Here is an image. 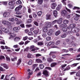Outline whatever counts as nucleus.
Masks as SVG:
<instances>
[{
  "label": "nucleus",
  "instance_id": "f257e3e1",
  "mask_svg": "<svg viewBox=\"0 0 80 80\" xmlns=\"http://www.w3.org/2000/svg\"><path fill=\"white\" fill-rule=\"evenodd\" d=\"M43 75H44L47 77H49V72L47 70H44L43 71L42 73Z\"/></svg>",
  "mask_w": 80,
  "mask_h": 80
},
{
  "label": "nucleus",
  "instance_id": "f03ea898",
  "mask_svg": "<svg viewBox=\"0 0 80 80\" xmlns=\"http://www.w3.org/2000/svg\"><path fill=\"white\" fill-rule=\"evenodd\" d=\"M22 8V5H20L18 7H17L15 8V12H17L18 11H19V10H21Z\"/></svg>",
  "mask_w": 80,
  "mask_h": 80
},
{
  "label": "nucleus",
  "instance_id": "7ed1b4c3",
  "mask_svg": "<svg viewBox=\"0 0 80 80\" xmlns=\"http://www.w3.org/2000/svg\"><path fill=\"white\" fill-rule=\"evenodd\" d=\"M53 30L50 29L48 32V35H49V36H50V35H52V34H53Z\"/></svg>",
  "mask_w": 80,
  "mask_h": 80
},
{
  "label": "nucleus",
  "instance_id": "20e7f679",
  "mask_svg": "<svg viewBox=\"0 0 80 80\" xmlns=\"http://www.w3.org/2000/svg\"><path fill=\"white\" fill-rule=\"evenodd\" d=\"M46 20H51L52 19V16L50 14H48L46 15Z\"/></svg>",
  "mask_w": 80,
  "mask_h": 80
},
{
  "label": "nucleus",
  "instance_id": "39448f33",
  "mask_svg": "<svg viewBox=\"0 0 80 80\" xmlns=\"http://www.w3.org/2000/svg\"><path fill=\"white\" fill-rule=\"evenodd\" d=\"M2 30L5 32V33H8L9 32V30L6 28H1Z\"/></svg>",
  "mask_w": 80,
  "mask_h": 80
},
{
  "label": "nucleus",
  "instance_id": "423d86ee",
  "mask_svg": "<svg viewBox=\"0 0 80 80\" xmlns=\"http://www.w3.org/2000/svg\"><path fill=\"white\" fill-rule=\"evenodd\" d=\"M1 65L2 66V67H3L4 68H6V69H8V66L5 63H2Z\"/></svg>",
  "mask_w": 80,
  "mask_h": 80
},
{
  "label": "nucleus",
  "instance_id": "0eeeda50",
  "mask_svg": "<svg viewBox=\"0 0 80 80\" xmlns=\"http://www.w3.org/2000/svg\"><path fill=\"white\" fill-rule=\"evenodd\" d=\"M47 60L48 63H51L52 62H53V59H52L51 58H47Z\"/></svg>",
  "mask_w": 80,
  "mask_h": 80
},
{
  "label": "nucleus",
  "instance_id": "6e6552de",
  "mask_svg": "<svg viewBox=\"0 0 80 80\" xmlns=\"http://www.w3.org/2000/svg\"><path fill=\"white\" fill-rule=\"evenodd\" d=\"M68 13L67 11L65 10L62 11L61 12V14H63V15H67Z\"/></svg>",
  "mask_w": 80,
  "mask_h": 80
},
{
  "label": "nucleus",
  "instance_id": "1a4fd4ad",
  "mask_svg": "<svg viewBox=\"0 0 80 80\" xmlns=\"http://www.w3.org/2000/svg\"><path fill=\"white\" fill-rule=\"evenodd\" d=\"M62 5L61 4H59L58 5V6L56 8L57 10L58 11H59V10L61 9V8H62Z\"/></svg>",
  "mask_w": 80,
  "mask_h": 80
},
{
  "label": "nucleus",
  "instance_id": "9d476101",
  "mask_svg": "<svg viewBox=\"0 0 80 80\" xmlns=\"http://www.w3.org/2000/svg\"><path fill=\"white\" fill-rule=\"evenodd\" d=\"M10 15V13L8 12H6L4 13L3 14V17H8Z\"/></svg>",
  "mask_w": 80,
  "mask_h": 80
},
{
  "label": "nucleus",
  "instance_id": "9b49d317",
  "mask_svg": "<svg viewBox=\"0 0 80 80\" xmlns=\"http://www.w3.org/2000/svg\"><path fill=\"white\" fill-rule=\"evenodd\" d=\"M15 3L14 1H13V0H12L10 2H9L8 3V5H14Z\"/></svg>",
  "mask_w": 80,
  "mask_h": 80
},
{
  "label": "nucleus",
  "instance_id": "f8f14e48",
  "mask_svg": "<svg viewBox=\"0 0 80 80\" xmlns=\"http://www.w3.org/2000/svg\"><path fill=\"white\" fill-rule=\"evenodd\" d=\"M42 30L45 33L47 32L48 31V28L47 27H44L42 29Z\"/></svg>",
  "mask_w": 80,
  "mask_h": 80
},
{
  "label": "nucleus",
  "instance_id": "ddd939ff",
  "mask_svg": "<svg viewBox=\"0 0 80 80\" xmlns=\"http://www.w3.org/2000/svg\"><path fill=\"white\" fill-rule=\"evenodd\" d=\"M46 25L48 27H50V26L52 25V23L51 22H46Z\"/></svg>",
  "mask_w": 80,
  "mask_h": 80
},
{
  "label": "nucleus",
  "instance_id": "4468645a",
  "mask_svg": "<svg viewBox=\"0 0 80 80\" xmlns=\"http://www.w3.org/2000/svg\"><path fill=\"white\" fill-rule=\"evenodd\" d=\"M62 20H63V19L61 18L58 20H57V22L59 24H61L62 23Z\"/></svg>",
  "mask_w": 80,
  "mask_h": 80
},
{
  "label": "nucleus",
  "instance_id": "2eb2a0df",
  "mask_svg": "<svg viewBox=\"0 0 80 80\" xmlns=\"http://www.w3.org/2000/svg\"><path fill=\"white\" fill-rule=\"evenodd\" d=\"M57 65V62H52L50 66L51 67H55Z\"/></svg>",
  "mask_w": 80,
  "mask_h": 80
},
{
  "label": "nucleus",
  "instance_id": "dca6fc26",
  "mask_svg": "<svg viewBox=\"0 0 80 80\" xmlns=\"http://www.w3.org/2000/svg\"><path fill=\"white\" fill-rule=\"evenodd\" d=\"M51 45L52 46V48H57V46H56L54 45L55 44V42L53 41H51Z\"/></svg>",
  "mask_w": 80,
  "mask_h": 80
},
{
  "label": "nucleus",
  "instance_id": "f3484780",
  "mask_svg": "<svg viewBox=\"0 0 80 80\" xmlns=\"http://www.w3.org/2000/svg\"><path fill=\"white\" fill-rule=\"evenodd\" d=\"M53 14L55 17H57V15H58L57 11L56 10L54 11Z\"/></svg>",
  "mask_w": 80,
  "mask_h": 80
},
{
  "label": "nucleus",
  "instance_id": "a211bd4d",
  "mask_svg": "<svg viewBox=\"0 0 80 80\" xmlns=\"http://www.w3.org/2000/svg\"><path fill=\"white\" fill-rule=\"evenodd\" d=\"M10 37L9 38V39H10L11 38H13L15 37V34L14 33H11L10 34Z\"/></svg>",
  "mask_w": 80,
  "mask_h": 80
},
{
  "label": "nucleus",
  "instance_id": "6ab92c4d",
  "mask_svg": "<svg viewBox=\"0 0 80 80\" xmlns=\"http://www.w3.org/2000/svg\"><path fill=\"white\" fill-rule=\"evenodd\" d=\"M20 40V38L19 37H16L14 39V42H18L19 40Z\"/></svg>",
  "mask_w": 80,
  "mask_h": 80
},
{
  "label": "nucleus",
  "instance_id": "aec40b11",
  "mask_svg": "<svg viewBox=\"0 0 80 80\" xmlns=\"http://www.w3.org/2000/svg\"><path fill=\"white\" fill-rule=\"evenodd\" d=\"M52 9H55V7L57 6V4L55 3H53L52 4Z\"/></svg>",
  "mask_w": 80,
  "mask_h": 80
},
{
  "label": "nucleus",
  "instance_id": "412c9836",
  "mask_svg": "<svg viewBox=\"0 0 80 80\" xmlns=\"http://www.w3.org/2000/svg\"><path fill=\"white\" fill-rule=\"evenodd\" d=\"M13 30L14 31H17L20 30V28L19 27H14L13 28Z\"/></svg>",
  "mask_w": 80,
  "mask_h": 80
},
{
  "label": "nucleus",
  "instance_id": "4be33fe9",
  "mask_svg": "<svg viewBox=\"0 0 80 80\" xmlns=\"http://www.w3.org/2000/svg\"><path fill=\"white\" fill-rule=\"evenodd\" d=\"M6 25H7L8 27H11V23L9 22V21H7L6 23Z\"/></svg>",
  "mask_w": 80,
  "mask_h": 80
},
{
  "label": "nucleus",
  "instance_id": "5701e85b",
  "mask_svg": "<svg viewBox=\"0 0 80 80\" xmlns=\"http://www.w3.org/2000/svg\"><path fill=\"white\" fill-rule=\"evenodd\" d=\"M0 43H1V44H3V45L5 44L4 40L2 39H0Z\"/></svg>",
  "mask_w": 80,
  "mask_h": 80
},
{
  "label": "nucleus",
  "instance_id": "b1692460",
  "mask_svg": "<svg viewBox=\"0 0 80 80\" xmlns=\"http://www.w3.org/2000/svg\"><path fill=\"white\" fill-rule=\"evenodd\" d=\"M21 63H22V60H21V59H19L18 61L17 65H18V66H19V65H20V64Z\"/></svg>",
  "mask_w": 80,
  "mask_h": 80
},
{
  "label": "nucleus",
  "instance_id": "393cba45",
  "mask_svg": "<svg viewBox=\"0 0 80 80\" xmlns=\"http://www.w3.org/2000/svg\"><path fill=\"white\" fill-rule=\"evenodd\" d=\"M43 45V41H40L38 43V45H40L41 46V45Z\"/></svg>",
  "mask_w": 80,
  "mask_h": 80
},
{
  "label": "nucleus",
  "instance_id": "a878e982",
  "mask_svg": "<svg viewBox=\"0 0 80 80\" xmlns=\"http://www.w3.org/2000/svg\"><path fill=\"white\" fill-rule=\"evenodd\" d=\"M36 62H37V63H42L43 62H42V61L41 60V59H37L36 60Z\"/></svg>",
  "mask_w": 80,
  "mask_h": 80
},
{
  "label": "nucleus",
  "instance_id": "bb28decb",
  "mask_svg": "<svg viewBox=\"0 0 80 80\" xmlns=\"http://www.w3.org/2000/svg\"><path fill=\"white\" fill-rule=\"evenodd\" d=\"M61 33V32L60 31V30H59L56 32L55 33V35H56V36H58V35Z\"/></svg>",
  "mask_w": 80,
  "mask_h": 80
},
{
  "label": "nucleus",
  "instance_id": "cd10ccee",
  "mask_svg": "<svg viewBox=\"0 0 80 80\" xmlns=\"http://www.w3.org/2000/svg\"><path fill=\"white\" fill-rule=\"evenodd\" d=\"M56 53V52H54V51H51L50 52V53L49 54V55H54V54H55Z\"/></svg>",
  "mask_w": 80,
  "mask_h": 80
},
{
  "label": "nucleus",
  "instance_id": "c85d7f7f",
  "mask_svg": "<svg viewBox=\"0 0 80 80\" xmlns=\"http://www.w3.org/2000/svg\"><path fill=\"white\" fill-rule=\"evenodd\" d=\"M70 69V65H68L66 67V68L65 69L64 71H66V70H69Z\"/></svg>",
  "mask_w": 80,
  "mask_h": 80
},
{
  "label": "nucleus",
  "instance_id": "c756f323",
  "mask_svg": "<svg viewBox=\"0 0 80 80\" xmlns=\"http://www.w3.org/2000/svg\"><path fill=\"white\" fill-rule=\"evenodd\" d=\"M43 3V0H38V3L39 5H42Z\"/></svg>",
  "mask_w": 80,
  "mask_h": 80
},
{
  "label": "nucleus",
  "instance_id": "7c9ffc66",
  "mask_svg": "<svg viewBox=\"0 0 80 80\" xmlns=\"http://www.w3.org/2000/svg\"><path fill=\"white\" fill-rule=\"evenodd\" d=\"M62 30L63 32H66L67 31V29L65 27L62 28Z\"/></svg>",
  "mask_w": 80,
  "mask_h": 80
},
{
  "label": "nucleus",
  "instance_id": "2f4dec72",
  "mask_svg": "<svg viewBox=\"0 0 80 80\" xmlns=\"http://www.w3.org/2000/svg\"><path fill=\"white\" fill-rule=\"evenodd\" d=\"M67 26V25L66 24H62L60 25V27H66Z\"/></svg>",
  "mask_w": 80,
  "mask_h": 80
},
{
  "label": "nucleus",
  "instance_id": "473e14b6",
  "mask_svg": "<svg viewBox=\"0 0 80 80\" xmlns=\"http://www.w3.org/2000/svg\"><path fill=\"white\" fill-rule=\"evenodd\" d=\"M7 21L2 20V23L4 25H6V23Z\"/></svg>",
  "mask_w": 80,
  "mask_h": 80
},
{
  "label": "nucleus",
  "instance_id": "72a5a7b5",
  "mask_svg": "<svg viewBox=\"0 0 80 80\" xmlns=\"http://www.w3.org/2000/svg\"><path fill=\"white\" fill-rule=\"evenodd\" d=\"M5 57L6 58L7 61H10V58L9 57H8L7 55H5Z\"/></svg>",
  "mask_w": 80,
  "mask_h": 80
},
{
  "label": "nucleus",
  "instance_id": "f704fd0d",
  "mask_svg": "<svg viewBox=\"0 0 80 80\" xmlns=\"http://www.w3.org/2000/svg\"><path fill=\"white\" fill-rule=\"evenodd\" d=\"M69 21L68 20H67L66 19H64L63 21V22L64 24H66L68 23Z\"/></svg>",
  "mask_w": 80,
  "mask_h": 80
},
{
  "label": "nucleus",
  "instance_id": "c9c22d12",
  "mask_svg": "<svg viewBox=\"0 0 80 80\" xmlns=\"http://www.w3.org/2000/svg\"><path fill=\"white\" fill-rule=\"evenodd\" d=\"M67 36V34L66 33H64L61 35V38H65Z\"/></svg>",
  "mask_w": 80,
  "mask_h": 80
},
{
  "label": "nucleus",
  "instance_id": "e433bc0d",
  "mask_svg": "<svg viewBox=\"0 0 80 80\" xmlns=\"http://www.w3.org/2000/svg\"><path fill=\"white\" fill-rule=\"evenodd\" d=\"M66 0H62L61 2L63 3V5H67V3L66 2Z\"/></svg>",
  "mask_w": 80,
  "mask_h": 80
},
{
  "label": "nucleus",
  "instance_id": "4c0bfd02",
  "mask_svg": "<svg viewBox=\"0 0 80 80\" xmlns=\"http://www.w3.org/2000/svg\"><path fill=\"white\" fill-rule=\"evenodd\" d=\"M79 31H80V29L77 28H75V32L77 33Z\"/></svg>",
  "mask_w": 80,
  "mask_h": 80
},
{
  "label": "nucleus",
  "instance_id": "58836bf2",
  "mask_svg": "<svg viewBox=\"0 0 80 80\" xmlns=\"http://www.w3.org/2000/svg\"><path fill=\"white\" fill-rule=\"evenodd\" d=\"M17 58L15 57L14 58H11V60L12 62H15V60H17Z\"/></svg>",
  "mask_w": 80,
  "mask_h": 80
},
{
  "label": "nucleus",
  "instance_id": "ea45409f",
  "mask_svg": "<svg viewBox=\"0 0 80 80\" xmlns=\"http://www.w3.org/2000/svg\"><path fill=\"white\" fill-rule=\"evenodd\" d=\"M70 27L72 28H74V27H75V24H72L70 25Z\"/></svg>",
  "mask_w": 80,
  "mask_h": 80
},
{
  "label": "nucleus",
  "instance_id": "a19ab883",
  "mask_svg": "<svg viewBox=\"0 0 80 80\" xmlns=\"http://www.w3.org/2000/svg\"><path fill=\"white\" fill-rule=\"evenodd\" d=\"M0 71H1V72H4L5 71V69L3 68L0 67Z\"/></svg>",
  "mask_w": 80,
  "mask_h": 80
},
{
  "label": "nucleus",
  "instance_id": "79ce46f5",
  "mask_svg": "<svg viewBox=\"0 0 80 80\" xmlns=\"http://www.w3.org/2000/svg\"><path fill=\"white\" fill-rule=\"evenodd\" d=\"M37 14L38 16H41L42 14V12L41 11H39L37 13Z\"/></svg>",
  "mask_w": 80,
  "mask_h": 80
},
{
  "label": "nucleus",
  "instance_id": "37998d69",
  "mask_svg": "<svg viewBox=\"0 0 80 80\" xmlns=\"http://www.w3.org/2000/svg\"><path fill=\"white\" fill-rule=\"evenodd\" d=\"M78 64L77 63H74L71 65V67H76L77 65Z\"/></svg>",
  "mask_w": 80,
  "mask_h": 80
},
{
  "label": "nucleus",
  "instance_id": "c03bdc74",
  "mask_svg": "<svg viewBox=\"0 0 80 80\" xmlns=\"http://www.w3.org/2000/svg\"><path fill=\"white\" fill-rule=\"evenodd\" d=\"M37 67V64H34L32 65V69H33V70H34L35 69V67Z\"/></svg>",
  "mask_w": 80,
  "mask_h": 80
},
{
  "label": "nucleus",
  "instance_id": "a18cd8bd",
  "mask_svg": "<svg viewBox=\"0 0 80 80\" xmlns=\"http://www.w3.org/2000/svg\"><path fill=\"white\" fill-rule=\"evenodd\" d=\"M32 54L30 53H29L28 54L27 57L28 58H32Z\"/></svg>",
  "mask_w": 80,
  "mask_h": 80
},
{
  "label": "nucleus",
  "instance_id": "49530a36",
  "mask_svg": "<svg viewBox=\"0 0 80 80\" xmlns=\"http://www.w3.org/2000/svg\"><path fill=\"white\" fill-rule=\"evenodd\" d=\"M9 21H10V22H14L15 19H14V18H9Z\"/></svg>",
  "mask_w": 80,
  "mask_h": 80
},
{
  "label": "nucleus",
  "instance_id": "de8ad7c7",
  "mask_svg": "<svg viewBox=\"0 0 80 80\" xmlns=\"http://www.w3.org/2000/svg\"><path fill=\"white\" fill-rule=\"evenodd\" d=\"M16 15H21V14H22V12L18 11H16Z\"/></svg>",
  "mask_w": 80,
  "mask_h": 80
},
{
  "label": "nucleus",
  "instance_id": "09e8293b",
  "mask_svg": "<svg viewBox=\"0 0 80 80\" xmlns=\"http://www.w3.org/2000/svg\"><path fill=\"white\" fill-rule=\"evenodd\" d=\"M74 19L75 20H78V17L77 16H74Z\"/></svg>",
  "mask_w": 80,
  "mask_h": 80
},
{
  "label": "nucleus",
  "instance_id": "8fccbe9b",
  "mask_svg": "<svg viewBox=\"0 0 80 80\" xmlns=\"http://www.w3.org/2000/svg\"><path fill=\"white\" fill-rule=\"evenodd\" d=\"M46 40L47 41H50L51 40V37H48L46 38Z\"/></svg>",
  "mask_w": 80,
  "mask_h": 80
},
{
  "label": "nucleus",
  "instance_id": "3c124183",
  "mask_svg": "<svg viewBox=\"0 0 80 80\" xmlns=\"http://www.w3.org/2000/svg\"><path fill=\"white\" fill-rule=\"evenodd\" d=\"M16 3L18 4H21V3H22V2H21V1L20 0H18V1L16 2Z\"/></svg>",
  "mask_w": 80,
  "mask_h": 80
},
{
  "label": "nucleus",
  "instance_id": "603ef678",
  "mask_svg": "<svg viewBox=\"0 0 80 80\" xmlns=\"http://www.w3.org/2000/svg\"><path fill=\"white\" fill-rule=\"evenodd\" d=\"M27 39H28V36H26L23 38V40H24V41H25V40H27Z\"/></svg>",
  "mask_w": 80,
  "mask_h": 80
},
{
  "label": "nucleus",
  "instance_id": "864d4df0",
  "mask_svg": "<svg viewBox=\"0 0 80 80\" xmlns=\"http://www.w3.org/2000/svg\"><path fill=\"white\" fill-rule=\"evenodd\" d=\"M39 68H40L41 69H43V68H44V66H43V65L40 64L39 65Z\"/></svg>",
  "mask_w": 80,
  "mask_h": 80
},
{
  "label": "nucleus",
  "instance_id": "5fc2aeb1",
  "mask_svg": "<svg viewBox=\"0 0 80 80\" xmlns=\"http://www.w3.org/2000/svg\"><path fill=\"white\" fill-rule=\"evenodd\" d=\"M36 57H41L42 55L38 53L35 54Z\"/></svg>",
  "mask_w": 80,
  "mask_h": 80
},
{
  "label": "nucleus",
  "instance_id": "6e6d98bb",
  "mask_svg": "<svg viewBox=\"0 0 80 80\" xmlns=\"http://www.w3.org/2000/svg\"><path fill=\"white\" fill-rule=\"evenodd\" d=\"M32 62H33V61L32 60H29V62H28V64L29 65H32Z\"/></svg>",
  "mask_w": 80,
  "mask_h": 80
},
{
  "label": "nucleus",
  "instance_id": "4d7b16f0",
  "mask_svg": "<svg viewBox=\"0 0 80 80\" xmlns=\"http://www.w3.org/2000/svg\"><path fill=\"white\" fill-rule=\"evenodd\" d=\"M30 41L28 40H27L25 42L24 44L25 45H27V44H28V43H30Z\"/></svg>",
  "mask_w": 80,
  "mask_h": 80
},
{
  "label": "nucleus",
  "instance_id": "13d9d810",
  "mask_svg": "<svg viewBox=\"0 0 80 80\" xmlns=\"http://www.w3.org/2000/svg\"><path fill=\"white\" fill-rule=\"evenodd\" d=\"M33 23L35 25H36V26H38V22L34 21L33 22Z\"/></svg>",
  "mask_w": 80,
  "mask_h": 80
},
{
  "label": "nucleus",
  "instance_id": "bf43d9fd",
  "mask_svg": "<svg viewBox=\"0 0 80 80\" xmlns=\"http://www.w3.org/2000/svg\"><path fill=\"white\" fill-rule=\"evenodd\" d=\"M45 69L47 70H52V68L50 67H46Z\"/></svg>",
  "mask_w": 80,
  "mask_h": 80
},
{
  "label": "nucleus",
  "instance_id": "052dcab7",
  "mask_svg": "<svg viewBox=\"0 0 80 80\" xmlns=\"http://www.w3.org/2000/svg\"><path fill=\"white\" fill-rule=\"evenodd\" d=\"M22 23V21H19L17 22H16V24H17V25H20V23Z\"/></svg>",
  "mask_w": 80,
  "mask_h": 80
},
{
  "label": "nucleus",
  "instance_id": "680f3d73",
  "mask_svg": "<svg viewBox=\"0 0 80 80\" xmlns=\"http://www.w3.org/2000/svg\"><path fill=\"white\" fill-rule=\"evenodd\" d=\"M2 59H5V57L3 56H0V60H2Z\"/></svg>",
  "mask_w": 80,
  "mask_h": 80
},
{
  "label": "nucleus",
  "instance_id": "e2e57ef3",
  "mask_svg": "<svg viewBox=\"0 0 80 80\" xmlns=\"http://www.w3.org/2000/svg\"><path fill=\"white\" fill-rule=\"evenodd\" d=\"M27 23H31V22H32V19H28L27 21Z\"/></svg>",
  "mask_w": 80,
  "mask_h": 80
},
{
  "label": "nucleus",
  "instance_id": "0e129e2a",
  "mask_svg": "<svg viewBox=\"0 0 80 80\" xmlns=\"http://www.w3.org/2000/svg\"><path fill=\"white\" fill-rule=\"evenodd\" d=\"M75 28H72L71 29V31L72 32H75Z\"/></svg>",
  "mask_w": 80,
  "mask_h": 80
},
{
  "label": "nucleus",
  "instance_id": "69168bd1",
  "mask_svg": "<svg viewBox=\"0 0 80 80\" xmlns=\"http://www.w3.org/2000/svg\"><path fill=\"white\" fill-rule=\"evenodd\" d=\"M42 37L43 38H45L47 37V34L46 33H44L42 35Z\"/></svg>",
  "mask_w": 80,
  "mask_h": 80
},
{
  "label": "nucleus",
  "instance_id": "338daca9",
  "mask_svg": "<svg viewBox=\"0 0 80 80\" xmlns=\"http://www.w3.org/2000/svg\"><path fill=\"white\" fill-rule=\"evenodd\" d=\"M28 35L29 36L30 35H33V32H30L28 33Z\"/></svg>",
  "mask_w": 80,
  "mask_h": 80
},
{
  "label": "nucleus",
  "instance_id": "774afa93",
  "mask_svg": "<svg viewBox=\"0 0 80 80\" xmlns=\"http://www.w3.org/2000/svg\"><path fill=\"white\" fill-rule=\"evenodd\" d=\"M76 75L78 77H79L80 76V72L79 71L76 74Z\"/></svg>",
  "mask_w": 80,
  "mask_h": 80
}]
</instances>
